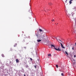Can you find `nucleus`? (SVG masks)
Masks as SVG:
<instances>
[{
  "mask_svg": "<svg viewBox=\"0 0 76 76\" xmlns=\"http://www.w3.org/2000/svg\"><path fill=\"white\" fill-rule=\"evenodd\" d=\"M24 48H25V49H26V47H24Z\"/></svg>",
  "mask_w": 76,
  "mask_h": 76,
  "instance_id": "22",
  "label": "nucleus"
},
{
  "mask_svg": "<svg viewBox=\"0 0 76 76\" xmlns=\"http://www.w3.org/2000/svg\"><path fill=\"white\" fill-rule=\"evenodd\" d=\"M60 44H61V48H65V47H64V46H63V44H62V43H60Z\"/></svg>",
  "mask_w": 76,
  "mask_h": 76,
  "instance_id": "4",
  "label": "nucleus"
},
{
  "mask_svg": "<svg viewBox=\"0 0 76 76\" xmlns=\"http://www.w3.org/2000/svg\"><path fill=\"white\" fill-rule=\"evenodd\" d=\"M34 67H35V69H36V65H35V66H34Z\"/></svg>",
  "mask_w": 76,
  "mask_h": 76,
  "instance_id": "23",
  "label": "nucleus"
},
{
  "mask_svg": "<svg viewBox=\"0 0 76 76\" xmlns=\"http://www.w3.org/2000/svg\"><path fill=\"white\" fill-rule=\"evenodd\" d=\"M56 66L57 68H58V65H56Z\"/></svg>",
  "mask_w": 76,
  "mask_h": 76,
  "instance_id": "18",
  "label": "nucleus"
},
{
  "mask_svg": "<svg viewBox=\"0 0 76 76\" xmlns=\"http://www.w3.org/2000/svg\"><path fill=\"white\" fill-rule=\"evenodd\" d=\"M73 0H70L69 1V3L70 4H72V1H73Z\"/></svg>",
  "mask_w": 76,
  "mask_h": 76,
  "instance_id": "5",
  "label": "nucleus"
},
{
  "mask_svg": "<svg viewBox=\"0 0 76 76\" xmlns=\"http://www.w3.org/2000/svg\"><path fill=\"white\" fill-rule=\"evenodd\" d=\"M37 42H41V40L37 39Z\"/></svg>",
  "mask_w": 76,
  "mask_h": 76,
  "instance_id": "6",
  "label": "nucleus"
},
{
  "mask_svg": "<svg viewBox=\"0 0 76 76\" xmlns=\"http://www.w3.org/2000/svg\"><path fill=\"white\" fill-rule=\"evenodd\" d=\"M51 45V48L54 47V49L56 51H61V48H55V46L53 45Z\"/></svg>",
  "mask_w": 76,
  "mask_h": 76,
  "instance_id": "2",
  "label": "nucleus"
},
{
  "mask_svg": "<svg viewBox=\"0 0 76 76\" xmlns=\"http://www.w3.org/2000/svg\"><path fill=\"white\" fill-rule=\"evenodd\" d=\"M17 45V43H15V45H14V47H16Z\"/></svg>",
  "mask_w": 76,
  "mask_h": 76,
  "instance_id": "8",
  "label": "nucleus"
},
{
  "mask_svg": "<svg viewBox=\"0 0 76 76\" xmlns=\"http://www.w3.org/2000/svg\"><path fill=\"white\" fill-rule=\"evenodd\" d=\"M68 15H69V16H70V15L69 14H68Z\"/></svg>",
  "mask_w": 76,
  "mask_h": 76,
  "instance_id": "25",
  "label": "nucleus"
},
{
  "mask_svg": "<svg viewBox=\"0 0 76 76\" xmlns=\"http://www.w3.org/2000/svg\"><path fill=\"white\" fill-rule=\"evenodd\" d=\"M50 5H52V4L51 3H50Z\"/></svg>",
  "mask_w": 76,
  "mask_h": 76,
  "instance_id": "20",
  "label": "nucleus"
},
{
  "mask_svg": "<svg viewBox=\"0 0 76 76\" xmlns=\"http://www.w3.org/2000/svg\"><path fill=\"white\" fill-rule=\"evenodd\" d=\"M30 59L31 61H32V59L31 58H30Z\"/></svg>",
  "mask_w": 76,
  "mask_h": 76,
  "instance_id": "19",
  "label": "nucleus"
},
{
  "mask_svg": "<svg viewBox=\"0 0 76 76\" xmlns=\"http://www.w3.org/2000/svg\"><path fill=\"white\" fill-rule=\"evenodd\" d=\"M51 21H52V22H53V21H55V20H54V19L52 20Z\"/></svg>",
  "mask_w": 76,
  "mask_h": 76,
  "instance_id": "16",
  "label": "nucleus"
},
{
  "mask_svg": "<svg viewBox=\"0 0 76 76\" xmlns=\"http://www.w3.org/2000/svg\"><path fill=\"white\" fill-rule=\"evenodd\" d=\"M24 76H26V75H25V74L24 75Z\"/></svg>",
  "mask_w": 76,
  "mask_h": 76,
  "instance_id": "24",
  "label": "nucleus"
},
{
  "mask_svg": "<svg viewBox=\"0 0 76 76\" xmlns=\"http://www.w3.org/2000/svg\"><path fill=\"white\" fill-rule=\"evenodd\" d=\"M29 12L30 13H32V11L31 10H29Z\"/></svg>",
  "mask_w": 76,
  "mask_h": 76,
  "instance_id": "10",
  "label": "nucleus"
},
{
  "mask_svg": "<svg viewBox=\"0 0 76 76\" xmlns=\"http://www.w3.org/2000/svg\"><path fill=\"white\" fill-rule=\"evenodd\" d=\"M61 75L62 76H64V74H63V73H62L61 74Z\"/></svg>",
  "mask_w": 76,
  "mask_h": 76,
  "instance_id": "13",
  "label": "nucleus"
},
{
  "mask_svg": "<svg viewBox=\"0 0 76 76\" xmlns=\"http://www.w3.org/2000/svg\"><path fill=\"white\" fill-rule=\"evenodd\" d=\"M1 56H2V57H4V54H2Z\"/></svg>",
  "mask_w": 76,
  "mask_h": 76,
  "instance_id": "11",
  "label": "nucleus"
},
{
  "mask_svg": "<svg viewBox=\"0 0 76 76\" xmlns=\"http://www.w3.org/2000/svg\"><path fill=\"white\" fill-rule=\"evenodd\" d=\"M76 57V55H74V57L75 58V57Z\"/></svg>",
  "mask_w": 76,
  "mask_h": 76,
  "instance_id": "21",
  "label": "nucleus"
},
{
  "mask_svg": "<svg viewBox=\"0 0 76 76\" xmlns=\"http://www.w3.org/2000/svg\"><path fill=\"white\" fill-rule=\"evenodd\" d=\"M65 53L66 54H67V55H69V54H68V53H67V52H66V51H65Z\"/></svg>",
  "mask_w": 76,
  "mask_h": 76,
  "instance_id": "9",
  "label": "nucleus"
},
{
  "mask_svg": "<svg viewBox=\"0 0 76 76\" xmlns=\"http://www.w3.org/2000/svg\"><path fill=\"white\" fill-rule=\"evenodd\" d=\"M48 56H51V54H48Z\"/></svg>",
  "mask_w": 76,
  "mask_h": 76,
  "instance_id": "14",
  "label": "nucleus"
},
{
  "mask_svg": "<svg viewBox=\"0 0 76 76\" xmlns=\"http://www.w3.org/2000/svg\"><path fill=\"white\" fill-rule=\"evenodd\" d=\"M57 41H58V42H60V43H61V42H62V41H61V40L60 39H57Z\"/></svg>",
  "mask_w": 76,
  "mask_h": 76,
  "instance_id": "3",
  "label": "nucleus"
},
{
  "mask_svg": "<svg viewBox=\"0 0 76 76\" xmlns=\"http://www.w3.org/2000/svg\"><path fill=\"white\" fill-rule=\"evenodd\" d=\"M67 0H66V1H65L66 4V3H67Z\"/></svg>",
  "mask_w": 76,
  "mask_h": 76,
  "instance_id": "15",
  "label": "nucleus"
},
{
  "mask_svg": "<svg viewBox=\"0 0 76 76\" xmlns=\"http://www.w3.org/2000/svg\"><path fill=\"white\" fill-rule=\"evenodd\" d=\"M75 46H76V42L75 43Z\"/></svg>",
  "mask_w": 76,
  "mask_h": 76,
  "instance_id": "26",
  "label": "nucleus"
},
{
  "mask_svg": "<svg viewBox=\"0 0 76 76\" xmlns=\"http://www.w3.org/2000/svg\"><path fill=\"white\" fill-rule=\"evenodd\" d=\"M72 15H75V12H73L72 13Z\"/></svg>",
  "mask_w": 76,
  "mask_h": 76,
  "instance_id": "12",
  "label": "nucleus"
},
{
  "mask_svg": "<svg viewBox=\"0 0 76 76\" xmlns=\"http://www.w3.org/2000/svg\"><path fill=\"white\" fill-rule=\"evenodd\" d=\"M16 63H19V60H18V59H16Z\"/></svg>",
  "mask_w": 76,
  "mask_h": 76,
  "instance_id": "7",
  "label": "nucleus"
},
{
  "mask_svg": "<svg viewBox=\"0 0 76 76\" xmlns=\"http://www.w3.org/2000/svg\"><path fill=\"white\" fill-rule=\"evenodd\" d=\"M57 24H58V23H57Z\"/></svg>",
  "mask_w": 76,
  "mask_h": 76,
  "instance_id": "29",
  "label": "nucleus"
},
{
  "mask_svg": "<svg viewBox=\"0 0 76 76\" xmlns=\"http://www.w3.org/2000/svg\"><path fill=\"white\" fill-rule=\"evenodd\" d=\"M39 31L40 32H42L43 33L42 34H37L36 36L38 38H42V37H45V35H46V33H44V31L42 30L39 29Z\"/></svg>",
  "mask_w": 76,
  "mask_h": 76,
  "instance_id": "1",
  "label": "nucleus"
},
{
  "mask_svg": "<svg viewBox=\"0 0 76 76\" xmlns=\"http://www.w3.org/2000/svg\"><path fill=\"white\" fill-rule=\"evenodd\" d=\"M28 65L26 66V68H28Z\"/></svg>",
  "mask_w": 76,
  "mask_h": 76,
  "instance_id": "17",
  "label": "nucleus"
},
{
  "mask_svg": "<svg viewBox=\"0 0 76 76\" xmlns=\"http://www.w3.org/2000/svg\"><path fill=\"white\" fill-rule=\"evenodd\" d=\"M72 50H73V48H72Z\"/></svg>",
  "mask_w": 76,
  "mask_h": 76,
  "instance_id": "27",
  "label": "nucleus"
},
{
  "mask_svg": "<svg viewBox=\"0 0 76 76\" xmlns=\"http://www.w3.org/2000/svg\"><path fill=\"white\" fill-rule=\"evenodd\" d=\"M56 39H57V38H56Z\"/></svg>",
  "mask_w": 76,
  "mask_h": 76,
  "instance_id": "28",
  "label": "nucleus"
}]
</instances>
